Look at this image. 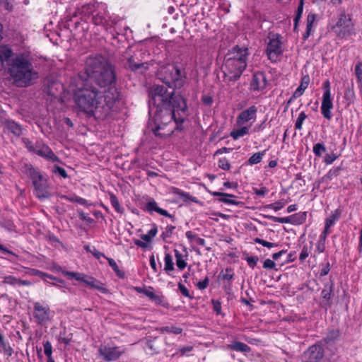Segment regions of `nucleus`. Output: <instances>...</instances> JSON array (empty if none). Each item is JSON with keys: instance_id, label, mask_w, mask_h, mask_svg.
Listing matches in <instances>:
<instances>
[{"instance_id": "f257e3e1", "label": "nucleus", "mask_w": 362, "mask_h": 362, "mask_svg": "<svg viewBox=\"0 0 362 362\" xmlns=\"http://www.w3.org/2000/svg\"><path fill=\"white\" fill-rule=\"evenodd\" d=\"M158 78L165 85L155 84L150 90V119L148 127L156 136H170L175 131H182L188 117L186 100L175 93L185 83V76L173 64L163 66Z\"/></svg>"}, {"instance_id": "f03ea898", "label": "nucleus", "mask_w": 362, "mask_h": 362, "mask_svg": "<svg viewBox=\"0 0 362 362\" xmlns=\"http://www.w3.org/2000/svg\"><path fill=\"white\" fill-rule=\"evenodd\" d=\"M79 76L83 81L98 87L111 98L105 107H100L103 112H107L110 108L108 105L119 99V93L115 86L117 76L115 67L105 57L101 54L88 57L85 62L84 72Z\"/></svg>"}, {"instance_id": "7ed1b4c3", "label": "nucleus", "mask_w": 362, "mask_h": 362, "mask_svg": "<svg viewBox=\"0 0 362 362\" xmlns=\"http://www.w3.org/2000/svg\"><path fill=\"white\" fill-rule=\"evenodd\" d=\"M111 98L105 94L98 87L92 86L90 83L83 81L81 88L74 95V101L78 108L86 113L88 117L105 119L110 117L115 103H112L109 110L105 112L100 107H105L109 104Z\"/></svg>"}, {"instance_id": "20e7f679", "label": "nucleus", "mask_w": 362, "mask_h": 362, "mask_svg": "<svg viewBox=\"0 0 362 362\" xmlns=\"http://www.w3.org/2000/svg\"><path fill=\"white\" fill-rule=\"evenodd\" d=\"M6 70L13 84L19 88L33 85L39 76L31 59L22 54H16L8 61Z\"/></svg>"}, {"instance_id": "39448f33", "label": "nucleus", "mask_w": 362, "mask_h": 362, "mask_svg": "<svg viewBox=\"0 0 362 362\" xmlns=\"http://www.w3.org/2000/svg\"><path fill=\"white\" fill-rule=\"evenodd\" d=\"M249 54L247 48L234 47L225 56L222 66L226 77L230 81L238 80L247 66V57Z\"/></svg>"}, {"instance_id": "423d86ee", "label": "nucleus", "mask_w": 362, "mask_h": 362, "mask_svg": "<svg viewBox=\"0 0 362 362\" xmlns=\"http://www.w3.org/2000/svg\"><path fill=\"white\" fill-rule=\"evenodd\" d=\"M26 174L32 180L35 188V194L40 199H47L50 193L47 189V182L46 178L31 165H26Z\"/></svg>"}, {"instance_id": "0eeeda50", "label": "nucleus", "mask_w": 362, "mask_h": 362, "mask_svg": "<svg viewBox=\"0 0 362 362\" xmlns=\"http://www.w3.org/2000/svg\"><path fill=\"white\" fill-rule=\"evenodd\" d=\"M332 30L338 37L341 38L352 35L354 33V29L351 17L345 13H340L337 23L332 27Z\"/></svg>"}, {"instance_id": "6e6552de", "label": "nucleus", "mask_w": 362, "mask_h": 362, "mask_svg": "<svg viewBox=\"0 0 362 362\" xmlns=\"http://www.w3.org/2000/svg\"><path fill=\"white\" fill-rule=\"evenodd\" d=\"M325 351L320 343L310 346L303 354L302 362H321Z\"/></svg>"}, {"instance_id": "1a4fd4ad", "label": "nucleus", "mask_w": 362, "mask_h": 362, "mask_svg": "<svg viewBox=\"0 0 362 362\" xmlns=\"http://www.w3.org/2000/svg\"><path fill=\"white\" fill-rule=\"evenodd\" d=\"M322 88L324 93L322 96L321 111L325 118L330 119L332 118L331 109L333 107L331 98L330 82L328 80L325 81L323 83Z\"/></svg>"}, {"instance_id": "9d476101", "label": "nucleus", "mask_w": 362, "mask_h": 362, "mask_svg": "<svg viewBox=\"0 0 362 362\" xmlns=\"http://www.w3.org/2000/svg\"><path fill=\"white\" fill-rule=\"evenodd\" d=\"M50 313L51 310L48 305H44L40 302L34 303L33 316L38 325L47 324L50 320Z\"/></svg>"}, {"instance_id": "9b49d317", "label": "nucleus", "mask_w": 362, "mask_h": 362, "mask_svg": "<svg viewBox=\"0 0 362 362\" xmlns=\"http://www.w3.org/2000/svg\"><path fill=\"white\" fill-rule=\"evenodd\" d=\"M98 351L103 359L109 362L117 360L122 354L119 347L110 345H101Z\"/></svg>"}, {"instance_id": "f8f14e48", "label": "nucleus", "mask_w": 362, "mask_h": 362, "mask_svg": "<svg viewBox=\"0 0 362 362\" xmlns=\"http://www.w3.org/2000/svg\"><path fill=\"white\" fill-rule=\"evenodd\" d=\"M268 59L272 62H276L277 57L281 54V42L279 40V35L269 40L266 49Z\"/></svg>"}, {"instance_id": "ddd939ff", "label": "nucleus", "mask_w": 362, "mask_h": 362, "mask_svg": "<svg viewBox=\"0 0 362 362\" xmlns=\"http://www.w3.org/2000/svg\"><path fill=\"white\" fill-rule=\"evenodd\" d=\"M135 51L133 46L129 45L126 51L122 54L121 61L124 66L131 71L136 70V62H134Z\"/></svg>"}, {"instance_id": "4468645a", "label": "nucleus", "mask_w": 362, "mask_h": 362, "mask_svg": "<svg viewBox=\"0 0 362 362\" xmlns=\"http://www.w3.org/2000/svg\"><path fill=\"white\" fill-rule=\"evenodd\" d=\"M141 208L150 214L156 211L162 216L171 218L173 220L175 218L174 216L170 214L166 210L158 207L156 202L153 198H149L148 202L144 204H141Z\"/></svg>"}, {"instance_id": "2eb2a0df", "label": "nucleus", "mask_w": 362, "mask_h": 362, "mask_svg": "<svg viewBox=\"0 0 362 362\" xmlns=\"http://www.w3.org/2000/svg\"><path fill=\"white\" fill-rule=\"evenodd\" d=\"M266 75L264 72H257L253 74L250 83V88L253 90L259 91L263 90L267 86Z\"/></svg>"}, {"instance_id": "dca6fc26", "label": "nucleus", "mask_w": 362, "mask_h": 362, "mask_svg": "<svg viewBox=\"0 0 362 362\" xmlns=\"http://www.w3.org/2000/svg\"><path fill=\"white\" fill-rule=\"evenodd\" d=\"M211 194L214 197H219L218 201L225 204L235 206H240L243 204L242 202H238L232 199L236 197L234 194L220 192H211Z\"/></svg>"}, {"instance_id": "f3484780", "label": "nucleus", "mask_w": 362, "mask_h": 362, "mask_svg": "<svg viewBox=\"0 0 362 362\" xmlns=\"http://www.w3.org/2000/svg\"><path fill=\"white\" fill-rule=\"evenodd\" d=\"M257 111V107L255 105H252L247 110L241 112L237 118L238 122L243 124L248 122L255 117Z\"/></svg>"}, {"instance_id": "a211bd4d", "label": "nucleus", "mask_w": 362, "mask_h": 362, "mask_svg": "<svg viewBox=\"0 0 362 362\" xmlns=\"http://www.w3.org/2000/svg\"><path fill=\"white\" fill-rule=\"evenodd\" d=\"M333 293V283L331 282L330 284H327L325 286V288L321 292V298L322 299V303L324 304V305L331 306L332 303L330 302V300L332 296Z\"/></svg>"}, {"instance_id": "6ab92c4d", "label": "nucleus", "mask_w": 362, "mask_h": 362, "mask_svg": "<svg viewBox=\"0 0 362 362\" xmlns=\"http://www.w3.org/2000/svg\"><path fill=\"white\" fill-rule=\"evenodd\" d=\"M4 127L16 136H20L23 134L22 126L13 120L6 119L4 122Z\"/></svg>"}, {"instance_id": "aec40b11", "label": "nucleus", "mask_w": 362, "mask_h": 362, "mask_svg": "<svg viewBox=\"0 0 362 362\" xmlns=\"http://www.w3.org/2000/svg\"><path fill=\"white\" fill-rule=\"evenodd\" d=\"M157 233V227L156 225H153V228L148 232L147 234H144L141 235V238L144 240L146 243L137 240V246L141 247H146L148 245V242L151 240V239L156 236Z\"/></svg>"}, {"instance_id": "412c9836", "label": "nucleus", "mask_w": 362, "mask_h": 362, "mask_svg": "<svg viewBox=\"0 0 362 362\" xmlns=\"http://www.w3.org/2000/svg\"><path fill=\"white\" fill-rule=\"evenodd\" d=\"M157 338H154L153 340H140L141 342H144L145 344V351L147 354L153 355L155 354L158 353L160 349V345L156 343Z\"/></svg>"}, {"instance_id": "4be33fe9", "label": "nucleus", "mask_w": 362, "mask_h": 362, "mask_svg": "<svg viewBox=\"0 0 362 362\" xmlns=\"http://www.w3.org/2000/svg\"><path fill=\"white\" fill-rule=\"evenodd\" d=\"M228 349L242 353H249L251 351V348L247 344L238 341H235L233 343L228 344Z\"/></svg>"}, {"instance_id": "5701e85b", "label": "nucleus", "mask_w": 362, "mask_h": 362, "mask_svg": "<svg viewBox=\"0 0 362 362\" xmlns=\"http://www.w3.org/2000/svg\"><path fill=\"white\" fill-rule=\"evenodd\" d=\"M310 83V76L308 75L303 76L301 78L300 84L293 94V98H298L301 96L305 90L308 88Z\"/></svg>"}, {"instance_id": "b1692460", "label": "nucleus", "mask_w": 362, "mask_h": 362, "mask_svg": "<svg viewBox=\"0 0 362 362\" xmlns=\"http://www.w3.org/2000/svg\"><path fill=\"white\" fill-rule=\"evenodd\" d=\"M35 153L52 161L59 160L58 157L53 153V151L48 146H45L41 149L37 150V151H35Z\"/></svg>"}, {"instance_id": "393cba45", "label": "nucleus", "mask_w": 362, "mask_h": 362, "mask_svg": "<svg viewBox=\"0 0 362 362\" xmlns=\"http://www.w3.org/2000/svg\"><path fill=\"white\" fill-rule=\"evenodd\" d=\"M14 56H12V51L11 49L6 47L0 48V67L6 62V67H8V61L11 60Z\"/></svg>"}, {"instance_id": "a878e982", "label": "nucleus", "mask_w": 362, "mask_h": 362, "mask_svg": "<svg viewBox=\"0 0 362 362\" xmlns=\"http://www.w3.org/2000/svg\"><path fill=\"white\" fill-rule=\"evenodd\" d=\"M340 332L338 329H332L327 332L323 341L326 344H332L339 339Z\"/></svg>"}, {"instance_id": "bb28decb", "label": "nucleus", "mask_w": 362, "mask_h": 362, "mask_svg": "<svg viewBox=\"0 0 362 362\" xmlns=\"http://www.w3.org/2000/svg\"><path fill=\"white\" fill-rule=\"evenodd\" d=\"M341 216V211L339 209H336L334 213L330 214L325 220V224L327 225V228H330L332 226L335 222Z\"/></svg>"}, {"instance_id": "cd10ccee", "label": "nucleus", "mask_w": 362, "mask_h": 362, "mask_svg": "<svg viewBox=\"0 0 362 362\" xmlns=\"http://www.w3.org/2000/svg\"><path fill=\"white\" fill-rule=\"evenodd\" d=\"M62 274L69 277V279H75L77 281H81L84 283V281L86 280V278L87 276L86 274L78 273V272H68V271H63Z\"/></svg>"}, {"instance_id": "c85d7f7f", "label": "nucleus", "mask_w": 362, "mask_h": 362, "mask_svg": "<svg viewBox=\"0 0 362 362\" xmlns=\"http://www.w3.org/2000/svg\"><path fill=\"white\" fill-rule=\"evenodd\" d=\"M307 218L306 212H299L291 215L292 224L300 225L305 221Z\"/></svg>"}, {"instance_id": "c756f323", "label": "nucleus", "mask_w": 362, "mask_h": 362, "mask_svg": "<svg viewBox=\"0 0 362 362\" xmlns=\"http://www.w3.org/2000/svg\"><path fill=\"white\" fill-rule=\"evenodd\" d=\"M265 152L266 151H261V152H257L255 153H254L247 160V163L250 164V165H255V164H257V163H259L262 160V158L263 156H264L265 154Z\"/></svg>"}, {"instance_id": "7c9ffc66", "label": "nucleus", "mask_w": 362, "mask_h": 362, "mask_svg": "<svg viewBox=\"0 0 362 362\" xmlns=\"http://www.w3.org/2000/svg\"><path fill=\"white\" fill-rule=\"evenodd\" d=\"M249 132V129L248 127H243L240 129H234L233 131H232L230 132V136L234 139H238V138L241 137V136H243L246 134H247Z\"/></svg>"}, {"instance_id": "2f4dec72", "label": "nucleus", "mask_w": 362, "mask_h": 362, "mask_svg": "<svg viewBox=\"0 0 362 362\" xmlns=\"http://www.w3.org/2000/svg\"><path fill=\"white\" fill-rule=\"evenodd\" d=\"M95 282V278L88 276L86 278V280L84 281V284H86L88 286L95 288L100 291H101L103 293H107L108 292V290L105 288H98L95 285L93 284Z\"/></svg>"}, {"instance_id": "473e14b6", "label": "nucleus", "mask_w": 362, "mask_h": 362, "mask_svg": "<svg viewBox=\"0 0 362 362\" xmlns=\"http://www.w3.org/2000/svg\"><path fill=\"white\" fill-rule=\"evenodd\" d=\"M159 332L161 333L169 332L173 333L175 334H180L182 332V329L181 327H174V326H165L162 327L158 329Z\"/></svg>"}, {"instance_id": "72a5a7b5", "label": "nucleus", "mask_w": 362, "mask_h": 362, "mask_svg": "<svg viewBox=\"0 0 362 362\" xmlns=\"http://www.w3.org/2000/svg\"><path fill=\"white\" fill-rule=\"evenodd\" d=\"M175 256L176 259L177 267L182 270L185 268L187 263L183 259V255L177 250H175Z\"/></svg>"}, {"instance_id": "f704fd0d", "label": "nucleus", "mask_w": 362, "mask_h": 362, "mask_svg": "<svg viewBox=\"0 0 362 362\" xmlns=\"http://www.w3.org/2000/svg\"><path fill=\"white\" fill-rule=\"evenodd\" d=\"M57 86H62V85L56 82L49 83L47 86L45 87L44 91L47 93L49 95L56 96L57 93L54 89H57Z\"/></svg>"}, {"instance_id": "c9c22d12", "label": "nucleus", "mask_w": 362, "mask_h": 362, "mask_svg": "<svg viewBox=\"0 0 362 362\" xmlns=\"http://www.w3.org/2000/svg\"><path fill=\"white\" fill-rule=\"evenodd\" d=\"M31 274L33 275H35V276H40L41 278H44V277H48L49 279H54V280H56L57 282L60 283L61 284H64V281L62 280V279H58L51 275H49V274H47L40 270H37V269H32L31 271Z\"/></svg>"}, {"instance_id": "e433bc0d", "label": "nucleus", "mask_w": 362, "mask_h": 362, "mask_svg": "<svg viewBox=\"0 0 362 362\" xmlns=\"http://www.w3.org/2000/svg\"><path fill=\"white\" fill-rule=\"evenodd\" d=\"M265 217L274 222H278L281 223H292L291 216L287 217H276L274 216H265Z\"/></svg>"}, {"instance_id": "4c0bfd02", "label": "nucleus", "mask_w": 362, "mask_h": 362, "mask_svg": "<svg viewBox=\"0 0 362 362\" xmlns=\"http://www.w3.org/2000/svg\"><path fill=\"white\" fill-rule=\"evenodd\" d=\"M108 261V263L110 264V266L112 267V269L115 272V273L117 274V275L119 277V278H123L124 276V274L123 272H122L121 270H119L116 262L112 259V258H108L107 257L106 258Z\"/></svg>"}, {"instance_id": "58836bf2", "label": "nucleus", "mask_w": 362, "mask_h": 362, "mask_svg": "<svg viewBox=\"0 0 362 362\" xmlns=\"http://www.w3.org/2000/svg\"><path fill=\"white\" fill-rule=\"evenodd\" d=\"M153 302L155 303V304L158 305H161L164 308H168L169 304L166 300H165L164 297L163 296H157L154 294L153 298H151Z\"/></svg>"}, {"instance_id": "ea45409f", "label": "nucleus", "mask_w": 362, "mask_h": 362, "mask_svg": "<svg viewBox=\"0 0 362 362\" xmlns=\"http://www.w3.org/2000/svg\"><path fill=\"white\" fill-rule=\"evenodd\" d=\"M164 261H165L164 269L166 272L173 270V269H174L173 264H174L173 262V257L169 253L165 254Z\"/></svg>"}, {"instance_id": "a19ab883", "label": "nucleus", "mask_w": 362, "mask_h": 362, "mask_svg": "<svg viewBox=\"0 0 362 362\" xmlns=\"http://www.w3.org/2000/svg\"><path fill=\"white\" fill-rule=\"evenodd\" d=\"M110 199L111 204L114 207V209L119 213L122 212V209L119 205V201H118L117 197L114 194H112V193L110 194Z\"/></svg>"}, {"instance_id": "79ce46f5", "label": "nucleus", "mask_w": 362, "mask_h": 362, "mask_svg": "<svg viewBox=\"0 0 362 362\" xmlns=\"http://www.w3.org/2000/svg\"><path fill=\"white\" fill-rule=\"evenodd\" d=\"M313 150L316 156L320 157L326 151V148L323 144L317 143L314 145Z\"/></svg>"}, {"instance_id": "37998d69", "label": "nucleus", "mask_w": 362, "mask_h": 362, "mask_svg": "<svg viewBox=\"0 0 362 362\" xmlns=\"http://www.w3.org/2000/svg\"><path fill=\"white\" fill-rule=\"evenodd\" d=\"M137 293H143L146 296H147L150 300L153 298L154 293L153 292V288L148 287L147 288H139L137 287Z\"/></svg>"}, {"instance_id": "c03bdc74", "label": "nucleus", "mask_w": 362, "mask_h": 362, "mask_svg": "<svg viewBox=\"0 0 362 362\" xmlns=\"http://www.w3.org/2000/svg\"><path fill=\"white\" fill-rule=\"evenodd\" d=\"M307 118V115L304 112H302L300 113L298 117L296 119V124H295V128L296 129H301L302 125L304 122V120Z\"/></svg>"}, {"instance_id": "a18cd8bd", "label": "nucleus", "mask_w": 362, "mask_h": 362, "mask_svg": "<svg viewBox=\"0 0 362 362\" xmlns=\"http://www.w3.org/2000/svg\"><path fill=\"white\" fill-rule=\"evenodd\" d=\"M43 346H44L45 354L47 356V359L53 358L52 356V344L50 343V341H47L44 342Z\"/></svg>"}, {"instance_id": "49530a36", "label": "nucleus", "mask_w": 362, "mask_h": 362, "mask_svg": "<svg viewBox=\"0 0 362 362\" xmlns=\"http://www.w3.org/2000/svg\"><path fill=\"white\" fill-rule=\"evenodd\" d=\"M285 205V202L282 201L276 202L274 204H268L265 206L266 209H274L275 211H277L281 209Z\"/></svg>"}, {"instance_id": "de8ad7c7", "label": "nucleus", "mask_w": 362, "mask_h": 362, "mask_svg": "<svg viewBox=\"0 0 362 362\" xmlns=\"http://www.w3.org/2000/svg\"><path fill=\"white\" fill-rule=\"evenodd\" d=\"M175 228V227L173 226H168L165 228V230L161 235L163 240H165L167 238H170Z\"/></svg>"}, {"instance_id": "09e8293b", "label": "nucleus", "mask_w": 362, "mask_h": 362, "mask_svg": "<svg viewBox=\"0 0 362 362\" xmlns=\"http://www.w3.org/2000/svg\"><path fill=\"white\" fill-rule=\"evenodd\" d=\"M255 243L262 245L264 247H267L269 248L277 246L278 245L276 243H270L268 241H266L263 239H261L259 238H256L254 239Z\"/></svg>"}, {"instance_id": "8fccbe9b", "label": "nucleus", "mask_w": 362, "mask_h": 362, "mask_svg": "<svg viewBox=\"0 0 362 362\" xmlns=\"http://www.w3.org/2000/svg\"><path fill=\"white\" fill-rule=\"evenodd\" d=\"M106 20L103 14L97 13L93 16V22L95 25H103Z\"/></svg>"}, {"instance_id": "3c124183", "label": "nucleus", "mask_w": 362, "mask_h": 362, "mask_svg": "<svg viewBox=\"0 0 362 362\" xmlns=\"http://www.w3.org/2000/svg\"><path fill=\"white\" fill-rule=\"evenodd\" d=\"M52 173L54 174H59L63 178H66L68 177L66 171L63 168L58 165L54 166L52 169Z\"/></svg>"}, {"instance_id": "603ef678", "label": "nucleus", "mask_w": 362, "mask_h": 362, "mask_svg": "<svg viewBox=\"0 0 362 362\" xmlns=\"http://www.w3.org/2000/svg\"><path fill=\"white\" fill-rule=\"evenodd\" d=\"M192 349H193L192 346H186L181 347V348L178 349L175 353L173 354L172 356H174L178 354H180V355L181 356H183L184 355H185L186 353L192 351Z\"/></svg>"}, {"instance_id": "864d4df0", "label": "nucleus", "mask_w": 362, "mask_h": 362, "mask_svg": "<svg viewBox=\"0 0 362 362\" xmlns=\"http://www.w3.org/2000/svg\"><path fill=\"white\" fill-rule=\"evenodd\" d=\"M18 279L13 276H6L4 277L3 283L6 284H10L12 286L18 285Z\"/></svg>"}, {"instance_id": "5fc2aeb1", "label": "nucleus", "mask_w": 362, "mask_h": 362, "mask_svg": "<svg viewBox=\"0 0 362 362\" xmlns=\"http://www.w3.org/2000/svg\"><path fill=\"white\" fill-rule=\"evenodd\" d=\"M218 165L220 168L225 170H228L230 168V165L226 158L219 159Z\"/></svg>"}, {"instance_id": "6e6d98bb", "label": "nucleus", "mask_w": 362, "mask_h": 362, "mask_svg": "<svg viewBox=\"0 0 362 362\" xmlns=\"http://www.w3.org/2000/svg\"><path fill=\"white\" fill-rule=\"evenodd\" d=\"M258 260L259 258L256 256H249L246 257V261L248 265L252 269L256 266Z\"/></svg>"}, {"instance_id": "4d7b16f0", "label": "nucleus", "mask_w": 362, "mask_h": 362, "mask_svg": "<svg viewBox=\"0 0 362 362\" xmlns=\"http://www.w3.org/2000/svg\"><path fill=\"white\" fill-rule=\"evenodd\" d=\"M233 277V274L232 273L231 269H226V274L223 273V271L219 274V278L226 280H230Z\"/></svg>"}, {"instance_id": "13d9d810", "label": "nucleus", "mask_w": 362, "mask_h": 362, "mask_svg": "<svg viewBox=\"0 0 362 362\" xmlns=\"http://www.w3.org/2000/svg\"><path fill=\"white\" fill-rule=\"evenodd\" d=\"M209 279L208 276H206L203 281L197 283V287L199 290H204L205 288H207V286L209 285Z\"/></svg>"}, {"instance_id": "bf43d9fd", "label": "nucleus", "mask_w": 362, "mask_h": 362, "mask_svg": "<svg viewBox=\"0 0 362 362\" xmlns=\"http://www.w3.org/2000/svg\"><path fill=\"white\" fill-rule=\"evenodd\" d=\"M316 15L314 13H309L307 16V25L306 28H312L313 24L315 21Z\"/></svg>"}, {"instance_id": "052dcab7", "label": "nucleus", "mask_w": 362, "mask_h": 362, "mask_svg": "<svg viewBox=\"0 0 362 362\" xmlns=\"http://www.w3.org/2000/svg\"><path fill=\"white\" fill-rule=\"evenodd\" d=\"M309 250L306 246H304L301 250V252L299 256V259L301 262H304V260L308 257L309 255Z\"/></svg>"}, {"instance_id": "680f3d73", "label": "nucleus", "mask_w": 362, "mask_h": 362, "mask_svg": "<svg viewBox=\"0 0 362 362\" xmlns=\"http://www.w3.org/2000/svg\"><path fill=\"white\" fill-rule=\"evenodd\" d=\"M178 288L184 296L192 298L188 289L180 282L178 283Z\"/></svg>"}, {"instance_id": "e2e57ef3", "label": "nucleus", "mask_w": 362, "mask_h": 362, "mask_svg": "<svg viewBox=\"0 0 362 362\" xmlns=\"http://www.w3.org/2000/svg\"><path fill=\"white\" fill-rule=\"evenodd\" d=\"M202 103L206 106H211L213 103V98L209 95H204L202 97Z\"/></svg>"}, {"instance_id": "0e129e2a", "label": "nucleus", "mask_w": 362, "mask_h": 362, "mask_svg": "<svg viewBox=\"0 0 362 362\" xmlns=\"http://www.w3.org/2000/svg\"><path fill=\"white\" fill-rule=\"evenodd\" d=\"M275 266H276L275 262L270 259H267L266 260H264V262L263 263V267L264 269H274Z\"/></svg>"}, {"instance_id": "69168bd1", "label": "nucleus", "mask_w": 362, "mask_h": 362, "mask_svg": "<svg viewBox=\"0 0 362 362\" xmlns=\"http://www.w3.org/2000/svg\"><path fill=\"white\" fill-rule=\"evenodd\" d=\"M338 156L334 153L332 154H326L325 157V162L326 164H332Z\"/></svg>"}, {"instance_id": "338daca9", "label": "nucleus", "mask_w": 362, "mask_h": 362, "mask_svg": "<svg viewBox=\"0 0 362 362\" xmlns=\"http://www.w3.org/2000/svg\"><path fill=\"white\" fill-rule=\"evenodd\" d=\"M339 171V168H336L334 170H331L328 172V173L323 177V179L331 180L333 176H337L338 173Z\"/></svg>"}, {"instance_id": "774afa93", "label": "nucleus", "mask_w": 362, "mask_h": 362, "mask_svg": "<svg viewBox=\"0 0 362 362\" xmlns=\"http://www.w3.org/2000/svg\"><path fill=\"white\" fill-rule=\"evenodd\" d=\"M356 75L360 81H362V64H357L355 67Z\"/></svg>"}]
</instances>
